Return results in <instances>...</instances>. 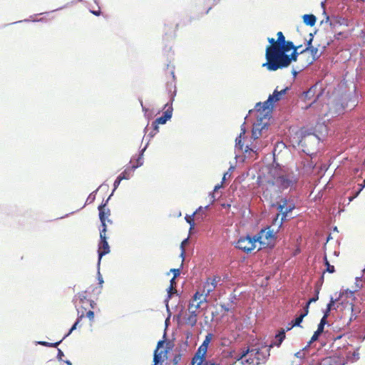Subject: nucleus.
<instances>
[{
    "mask_svg": "<svg viewBox=\"0 0 365 365\" xmlns=\"http://www.w3.org/2000/svg\"><path fill=\"white\" fill-rule=\"evenodd\" d=\"M264 128L260 123L255 124L252 131V137L254 139H258L262 135V130Z\"/></svg>",
    "mask_w": 365,
    "mask_h": 365,
    "instance_id": "obj_20",
    "label": "nucleus"
},
{
    "mask_svg": "<svg viewBox=\"0 0 365 365\" xmlns=\"http://www.w3.org/2000/svg\"><path fill=\"white\" fill-rule=\"evenodd\" d=\"M335 301L333 297H331V299H330V302H329V304H327V309H326V311L324 312V313L326 314H328L329 315V312L331 310L333 306L335 304Z\"/></svg>",
    "mask_w": 365,
    "mask_h": 365,
    "instance_id": "obj_34",
    "label": "nucleus"
},
{
    "mask_svg": "<svg viewBox=\"0 0 365 365\" xmlns=\"http://www.w3.org/2000/svg\"><path fill=\"white\" fill-rule=\"evenodd\" d=\"M245 134V131H243L240 135L236 138V146L240 149L242 150L243 148V144L242 143V135Z\"/></svg>",
    "mask_w": 365,
    "mask_h": 365,
    "instance_id": "obj_32",
    "label": "nucleus"
},
{
    "mask_svg": "<svg viewBox=\"0 0 365 365\" xmlns=\"http://www.w3.org/2000/svg\"><path fill=\"white\" fill-rule=\"evenodd\" d=\"M255 240H257L261 246L259 250L272 247L274 244L275 235L270 227H267L261 230V231L255 235Z\"/></svg>",
    "mask_w": 365,
    "mask_h": 365,
    "instance_id": "obj_3",
    "label": "nucleus"
},
{
    "mask_svg": "<svg viewBox=\"0 0 365 365\" xmlns=\"http://www.w3.org/2000/svg\"><path fill=\"white\" fill-rule=\"evenodd\" d=\"M304 318V314H299L296 319L292 320L290 323V327H287L286 331L291 330L294 327H299Z\"/></svg>",
    "mask_w": 365,
    "mask_h": 365,
    "instance_id": "obj_22",
    "label": "nucleus"
},
{
    "mask_svg": "<svg viewBox=\"0 0 365 365\" xmlns=\"http://www.w3.org/2000/svg\"><path fill=\"white\" fill-rule=\"evenodd\" d=\"M206 302V297L202 295L200 292H196L190 300L188 306L194 307L197 311L201 305Z\"/></svg>",
    "mask_w": 365,
    "mask_h": 365,
    "instance_id": "obj_14",
    "label": "nucleus"
},
{
    "mask_svg": "<svg viewBox=\"0 0 365 365\" xmlns=\"http://www.w3.org/2000/svg\"><path fill=\"white\" fill-rule=\"evenodd\" d=\"M257 240L255 236L253 237L247 235L246 237H240L236 242V247L242 250L246 253H250L256 248Z\"/></svg>",
    "mask_w": 365,
    "mask_h": 365,
    "instance_id": "obj_7",
    "label": "nucleus"
},
{
    "mask_svg": "<svg viewBox=\"0 0 365 365\" xmlns=\"http://www.w3.org/2000/svg\"><path fill=\"white\" fill-rule=\"evenodd\" d=\"M170 272L173 273V274H174L173 277L174 278H176L180 274V269H171Z\"/></svg>",
    "mask_w": 365,
    "mask_h": 365,
    "instance_id": "obj_39",
    "label": "nucleus"
},
{
    "mask_svg": "<svg viewBox=\"0 0 365 365\" xmlns=\"http://www.w3.org/2000/svg\"><path fill=\"white\" fill-rule=\"evenodd\" d=\"M166 74H168L167 76V85L168 86H174L175 87V76L174 75V71L171 68H169L168 67L166 69L165 71Z\"/></svg>",
    "mask_w": 365,
    "mask_h": 365,
    "instance_id": "obj_19",
    "label": "nucleus"
},
{
    "mask_svg": "<svg viewBox=\"0 0 365 365\" xmlns=\"http://www.w3.org/2000/svg\"><path fill=\"white\" fill-rule=\"evenodd\" d=\"M68 336V335L66 334L64 337H63V339H61V340H59L58 341L55 342V343H49L47 341H39L38 344L41 345L45 346H48V347H57L61 343V341Z\"/></svg>",
    "mask_w": 365,
    "mask_h": 365,
    "instance_id": "obj_24",
    "label": "nucleus"
},
{
    "mask_svg": "<svg viewBox=\"0 0 365 365\" xmlns=\"http://www.w3.org/2000/svg\"><path fill=\"white\" fill-rule=\"evenodd\" d=\"M66 363L67 365H71V363L70 361H66Z\"/></svg>",
    "mask_w": 365,
    "mask_h": 365,
    "instance_id": "obj_52",
    "label": "nucleus"
},
{
    "mask_svg": "<svg viewBox=\"0 0 365 365\" xmlns=\"http://www.w3.org/2000/svg\"><path fill=\"white\" fill-rule=\"evenodd\" d=\"M225 175H226V174H225V175H224V176H223V180H225Z\"/></svg>",
    "mask_w": 365,
    "mask_h": 365,
    "instance_id": "obj_57",
    "label": "nucleus"
},
{
    "mask_svg": "<svg viewBox=\"0 0 365 365\" xmlns=\"http://www.w3.org/2000/svg\"><path fill=\"white\" fill-rule=\"evenodd\" d=\"M329 317L328 314L324 313L323 317L321 319V321L319 323H322L323 325H325L327 324V319Z\"/></svg>",
    "mask_w": 365,
    "mask_h": 365,
    "instance_id": "obj_40",
    "label": "nucleus"
},
{
    "mask_svg": "<svg viewBox=\"0 0 365 365\" xmlns=\"http://www.w3.org/2000/svg\"><path fill=\"white\" fill-rule=\"evenodd\" d=\"M248 350L245 360L242 361V365H259L265 360V355L259 349Z\"/></svg>",
    "mask_w": 365,
    "mask_h": 365,
    "instance_id": "obj_5",
    "label": "nucleus"
},
{
    "mask_svg": "<svg viewBox=\"0 0 365 365\" xmlns=\"http://www.w3.org/2000/svg\"><path fill=\"white\" fill-rule=\"evenodd\" d=\"M177 27H178V25L176 24V25L175 26V27L173 28V33H174V34H175V31H176Z\"/></svg>",
    "mask_w": 365,
    "mask_h": 365,
    "instance_id": "obj_50",
    "label": "nucleus"
},
{
    "mask_svg": "<svg viewBox=\"0 0 365 365\" xmlns=\"http://www.w3.org/2000/svg\"><path fill=\"white\" fill-rule=\"evenodd\" d=\"M220 187H221V185H216V186L215 187V190H217V189H219Z\"/></svg>",
    "mask_w": 365,
    "mask_h": 365,
    "instance_id": "obj_51",
    "label": "nucleus"
},
{
    "mask_svg": "<svg viewBox=\"0 0 365 365\" xmlns=\"http://www.w3.org/2000/svg\"><path fill=\"white\" fill-rule=\"evenodd\" d=\"M195 215H187L185 217V220L186 222L190 225V230L194 228V226H195V223H194V219H193V216Z\"/></svg>",
    "mask_w": 365,
    "mask_h": 365,
    "instance_id": "obj_33",
    "label": "nucleus"
},
{
    "mask_svg": "<svg viewBox=\"0 0 365 365\" xmlns=\"http://www.w3.org/2000/svg\"><path fill=\"white\" fill-rule=\"evenodd\" d=\"M277 210L282 213V218L279 222V227H280L284 220H287V215L294 209V205L291 202H288L287 199L283 198L277 203Z\"/></svg>",
    "mask_w": 365,
    "mask_h": 365,
    "instance_id": "obj_9",
    "label": "nucleus"
},
{
    "mask_svg": "<svg viewBox=\"0 0 365 365\" xmlns=\"http://www.w3.org/2000/svg\"><path fill=\"white\" fill-rule=\"evenodd\" d=\"M356 1H361V2H364L365 0H356Z\"/></svg>",
    "mask_w": 365,
    "mask_h": 365,
    "instance_id": "obj_55",
    "label": "nucleus"
},
{
    "mask_svg": "<svg viewBox=\"0 0 365 365\" xmlns=\"http://www.w3.org/2000/svg\"><path fill=\"white\" fill-rule=\"evenodd\" d=\"M170 287H169V292L171 293L172 291L174 289V285L175 284V278L173 277L171 279H170Z\"/></svg>",
    "mask_w": 365,
    "mask_h": 365,
    "instance_id": "obj_37",
    "label": "nucleus"
},
{
    "mask_svg": "<svg viewBox=\"0 0 365 365\" xmlns=\"http://www.w3.org/2000/svg\"><path fill=\"white\" fill-rule=\"evenodd\" d=\"M187 310L188 314L185 317V323L192 327L197 324L199 312L192 306H188Z\"/></svg>",
    "mask_w": 365,
    "mask_h": 365,
    "instance_id": "obj_12",
    "label": "nucleus"
},
{
    "mask_svg": "<svg viewBox=\"0 0 365 365\" xmlns=\"http://www.w3.org/2000/svg\"><path fill=\"white\" fill-rule=\"evenodd\" d=\"M64 356L63 352L61 349H58L57 358L58 360H62L63 356Z\"/></svg>",
    "mask_w": 365,
    "mask_h": 365,
    "instance_id": "obj_46",
    "label": "nucleus"
},
{
    "mask_svg": "<svg viewBox=\"0 0 365 365\" xmlns=\"http://www.w3.org/2000/svg\"><path fill=\"white\" fill-rule=\"evenodd\" d=\"M309 304H308V302H307L306 305L304 306V310L303 312L301 313V314H304V317L308 314L309 313Z\"/></svg>",
    "mask_w": 365,
    "mask_h": 365,
    "instance_id": "obj_38",
    "label": "nucleus"
},
{
    "mask_svg": "<svg viewBox=\"0 0 365 365\" xmlns=\"http://www.w3.org/2000/svg\"><path fill=\"white\" fill-rule=\"evenodd\" d=\"M299 354H300V352H297V353L296 354V356H297V357H299Z\"/></svg>",
    "mask_w": 365,
    "mask_h": 365,
    "instance_id": "obj_54",
    "label": "nucleus"
},
{
    "mask_svg": "<svg viewBox=\"0 0 365 365\" xmlns=\"http://www.w3.org/2000/svg\"><path fill=\"white\" fill-rule=\"evenodd\" d=\"M78 298L81 304V308L83 309L86 311L88 306H90L91 309H93L95 303L93 301L87 299L86 292L78 293Z\"/></svg>",
    "mask_w": 365,
    "mask_h": 365,
    "instance_id": "obj_17",
    "label": "nucleus"
},
{
    "mask_svg": "<svg viewBox=\"0 0 365 365\" xmlns=\"http://www.w3.org/2000/svg\"><path fill=\"white\" fill-rule=\"evenodd\" d=\"M166 110L163 112V115L159 118H157L153 124L155 125V129L158 128V125L159 124H165L169 119L171 118L173 114V108L171 106H168V104L165 105Z\"/></svg>",
    "mask_w": 365,
    "mask_h": 365,
    "instance_id": "obj_13",
    "label": "nucleus"
},
{
    "mask_svg": "<svg viewBox=\"0 0 365 365\" xmlns=\"http://www.w3.org/2000/svg\"><path fill=\"white\" fill-rule=\"evenodd\" d=\"M143 165V153H140L136 159V164L132 165V168L135 169Z\"/></svg>",
    "mask_w": 365,
    "mask_h": 365,
    "instance_id": "obj_30",
    "label": "nucleus"
},
{
    "mask_svg": "<svg viewBox=\"0 0 365 365\" xmlns=\"http://www.w3.org/2000/svg\"><path fill=\"white\" fill-rule=\"evenodd\" d=\"M279 216V214H277L276 218L274 220V223H275V222H277L278 221V217Z\"/></svg>",
    "mask_w": 365,
    "mask_h": 365,
    "instance_id": "obj_49",
    "label": "nucleus"
},
{
    "mask_svg": "<svg viewBox=\"0 0 365 365\" xmlns=\"http://www.w3.org/2000/svg\"><path fill=\"white\" fill-rule=\"evenodd\" d=\"M351 315L350 317L349 321H352L353 319H356L357 317V314L360 312V309L356 310L354 308V306L353 304H351Z\"/></svg>",
    "mask_w": 365,
    "mask_h": 365,
    "instance_id": "obj_29",
    "label": "nucleus"
},
{
    "mask_svg": "<svg viewBox=\"0 0 365 365\" xmlns=\"http://www.w3.org/2000/svg\"><path fill=\"white\" fill-rule=\"evenodd\" d=\"M310 38L309 40L307 41V46L306 47H314V46H312V41H313V36L312 34H310Z\"/></svg>",
    "mask_w": 365,
    "mask_h": 365,
    "instance_id": "obj_44",
    "label": "nucleus"
},
{
    "mask_svg": "<svg viewBox=\"0 0 365 365\" xmlns=\"http://www.w3.org/2000/svg\"><path fill=\"white\" fill-rule=\"evenodd\" d=\"M88 317L91 321H93V319H94V312L92 311V310H88V312H86V314H84V312L82 311L81 314L80 316H78L76 322L74 323V324L72 326V327L71 328V329L69 330L68 333L67 334V335H69L73 330H75L77 327L78 326L80 322L82 320V319L83 317Z\"/></svg>",
    "mask_w": 365,
    "mask_h": 365,
    "instance_id": "obj_18",
    "label": "nucleus"
},
{
    "mask_svg": "<svg viewBox=\"0 0 365 365\" xmlns=\"http://www.w3.org/2000/svg\"><path fill=\"white\" fill-rule=\"evenodd\" d=\"M222 308L225 311V312H228L229 311V309L227 307H226L225 305H222Z\"/></svg>",
    "mask_w": 365,
    "mask_h": 365,
    "instance_id": "obj_48",
    "label": "nucleus"
},
{
    "mask_svg": "<svg viewBox=\"0 0 365 365\" xmlns=\"http://www.w3.org/2000/svg\"><path fill=\"white\" fill-rule=\"evenodd\" d=\"M302 18L304 23L308 26H313L316 24L317 19L313 14H304Z\"/></svg>",
    "mask_w": 365,
    "mask_h": 365,
    "instance_id": "obj_21",
    "label": "nucleus"
},
{
    "mask_svg": "<svg viewBox=\"0 0 365 365\" xmlns=\"http://www.w3.org/2000/svg\"><path fill=\"white\" fill-rule=\"evenodd\" d=\"M326 46V45H324L320 48V45H318L317 46L306 47L304 49H302L301 53H304V55L307 53L310 54V56L307 60V65H310L317 60L325 50Z\"/></svg>",
    "mask_w": 365,
    "mask_h": 365,
    "instance_id": "obj_8",
    "label": "nucleus"
},
{
    "mask_svg": "<svg viewBox=\"0 0 365 365\" xmlns=\"http://www.w3.org/2000/svg\"><path fill=\"white\" fill-rule=\"evenodd\" d=\"M324 264L327 267L325 272H327L329 273H334L335 272L334 267V265L330 264L326 255L324 257Z\"/></svg>",
    "mask_w": 365,
    "mask_h": 365,
    "instance_id": "obj_25",
    "label": "nucleus"
},
{
    "mask_svg": "<svg viewBox=\"0 0 365 365\" xmlns=\"http://www.w3.org/2000/svg\"><path fill=\"white\" fill-rule=\"evenodd\" d=\"M364 183L365 184V179H364Z\"/></svg>",
    "mask_w": 365,
    "mask_h": 365,
    "instance_id": "obj_58",
    "label": "nucleus"
},
{
    "mask_svg": "<svg viewBox=\"0 0 365 365\" xmlns=\"http://www.w3.org/2000/svg\"><path fill=\"white\" fill-rule=\"evenodd\" d=\"M208 206H206L204 209L202 207H200L194 213L193 215H196V218L198 219L200 217L201 220L203 219L205 212V210L207 208Z\"/></svg>",
    "mask_w": 365,
    "mask_h": 365,
    "instance_id": "obj_27",
    "label": "nucleus"
},
{
    "mask_svg": "<svg viewBox=\"0 0 365 365\" xmlns=\"http://www.w3.org/2000/svg\"><path fill=\"white\" fill-rule=\"evenodd\" d=\"M277 38H268L269 45L266 48L267 62L262 66L269 71H277L286 68L292 61H297L299 55H304L298 50L302 45L294 46L292 41H287L282 31L277 34Z\"/></svg>",
    "mask_w": 365,
    "mask_h": 365,
    "instance_id": "obj_1",
    "label": "nucleus"
},
{
    "mask_svg": "<svg viewBox=\"0 0 365 365\" xmlns=\"http://www.w3.org/2000/svg\"><path fill=\"white\" fill-rule=\"evenodd\" d=\"M212 335L210 334L205 336L202 344L199 346L194 356L192 359V365H200L203 362L207 361L206 355L207 352L208 345L210 342Z\"/></svg>",
    "mask_w": 365,
    "mask_h": 365,
    "instance_id": "obj_4",
    "label": "nucleus"
},
{
    "mask_svg": "<svg viewBox=\"0 0 365 365\" xmlns=\"http://www.w3.org/2000/svg\"><path fill=\"white\" fill-rule=\"evenodd\" d=\"M319 289H317V290H316V294H315V296H314V297H312V298H311V299H309V301L307 302H308V304H311V303H312V302H315L316 301H317V300H318V299H319Z\"/></svg>",
    "mask_w": 365,
    "mask_h": 365,
    "instance_id": "obj_35",
    "label": "nucleus"
},
{
    "mask_svg": "<svg viewBox=\"0 0 365 365\" xmlns=\"http://www.w3.org/2000/svg\"><path fill=\"white\" fill-rule=\"evenodd\" d=\"M211 9V7H209L208 10L207 11L206 13H207L209 11V10Z\"/></svg>",
    "mask_w": 365,
    "mask_h": 365,
    "instance_id": "obj_56",
    "label": "nucleus"
},
{
    "mask_svg": "<svg viewBox=\"0 0 365 365\" xmlns=\"http://www.w3.org/2000/svg\"><path fill=\"white\" fill-rule=\"evenodd\" d=\"M135 169L132 168V166L130 168L125 169L123 173H121L118 176L122 178L123 180H128L130 178L132 172Z\"/></svg>",
    "mask_w": 365,
    "mask_h": 365,
    "instance_id": "obj_23",
    "label": "nucleus"
},
{
    "mask_svg": "<svg viewBox=\"0 0 365 365\" xmlns=\"http://www.w3.org/2000/svg\"><path fill=\"white\" fill-rule=\"evenodd\" d=\"M100 242L98 245V262L101 261L102 257L110 252V247L107 242L106 237V229L105 227L102 228L100 231Z\"/></svg>",
    "mask_w": 365,
    "mask_h": 365,
    "instance_id": "obj_10",
    "label": "nucleus"
},
{
    "mask_svg": "<svg viewBox=\"0 0 365 365\" xmlns=\"http://www.w3.org/2000/svg\"><path fill=\"white\" fill-rule=\"evenodd\" d=\"M158 351H163V354H162V360H161V362L163 361L165 359H168V356H167V354H168V350H161L160 351L158 349Z\"/></svg>",
    "mask_w": 365,
    "mask_h": 365,
    "instance_id": "obj_41",
    "label": "nucleus"
},
{
    "mask_svg": "<svg viewBox=\"0 0 365 365\" xmlns=\"http://www.w3.org/2000/svg\"><path fill=\"white\" fill-rule=\"evenodd\" d=\"M92 13H93L94 15H96V16H99V15H100L101 11H100V10H98V11H92Z\"/></svg>",
    "mask_w": 365,
    "mask_h": 365,
    "instance_id": "obj_47",
    "label": "nucleus"
},
{
    "mask_svg": "<svg viewBox=\"0 0 365 365\" xmlns=\"http://www.w3.org/2000/svg\"><path fill=\"white\" fill-rule=\"evenodd\" d=\"M269 174L267 180L262 182V195L266 200L272 201L284 190L294 187L298 181L297 176L293 172H282L272 168Z\"/></svg>",
    "mask_w": 365,
    "mask_h": 365,
    "instance_id": "obj_2",
    "label": "nucleus"
},
{
    "mask_svg": "<svg viewBox=\"0 0 365 365\" xmlns=\"http://www.w3.org/2000/svg\"><path fill=\"white\" fill-rule=\"evenodd\" d=\"M220 279V277L218 276L207 278L206 282L204 283L202 291L200 294L205 296L207 299L209 294L215 289Z\"/></svg>",
    "mask_w": 365,
    "mask_h": 365,
    "instance_id": "obj_11",
    "label": "nucleus"
},
{
    "mask_svg": "<svg viewBox=\"0 0 365 365\" xmlns=\"http://www.w3.org/2000/svg\"><path fill=\"white\" fill-rule=\"evenodd\" d=\"M121 180H123L122 178H120L119 176L116 178V180L114 182V187L115 189L120 185Z\"/></svg>",
    "mask_w": 365,
    "mask_h": 365,
    "instance_id": "obj_42",
    "label": "nucleus"
},
{
    "mask_svg": "<svg viewBox=\"0 0 365 365\" xmlns=\"http://www.w3.org/2000/svg\"><path fill=\"white\" fill-rule=\"evenodd\" d=\"M106 203L102 204L98 207L99 210V218L101 222V225L103 228L105 227L106 229V221L108 222L111 223L112 222L108 219V217L110 215V210L108 208H106Z\"/></svg>",
    "mask_w": 365,
    "mask_h": 365,
    "instance_id": "obj_15",
    "label": "nucleus"
},
{
    "mask_svg": "<svg viewBox=\"0 0 365 365\" xmlns=\"http://www.w3.org/2000/svg\"><path fill=\"white\" fill-rule=\"evenodd\" d=\"M285 338V330L282 329L278 334L276 335V339L277 340V343H274V344L277 346H279L282 344V341Z\"/></svg>",
    "mask_w": 365,
    "mask_h": 365,
    "instance_id": "obj_26",
    "label": "nucleus"
},
{
    "mask_svg": "<svg viewBox=\"0 0 365 365\" xmlns=\"http://www.w3.org/2000/svg\"><path fill=\"white\" fill-rule=\"evenodd\" d=\"M324 325L322 323H319L317 329V331L322 334L324 331Z\"/></svg>",
    "mask_w": 365,
    "mask_h": 365,
    "instance_id": "obj_43",
    "label": "nucleus"
},
{
    "mask_svg": "<svg viewBox=\"0 0 365 365\" xmlns=\"http://www.w3.org/2000/svg\"><path fill=\"white\" fill-rule=\"evenodd\" d=\"M314 93L312 88H310L309 91L304 93V97L306 98H309L311 95Z\"/></svg>",
    "mask_w": 365,
    "mask_h": 365,
    "instance_id": "obj_45",
    "label": "nucleus"
},
{
    "mask_svg": "<svg viewBox=\"0 0 365 365\" xmlns=\"http://www.w3.org/2000/svg\"><path fill=\"white\" fill-rule=\"evenodd\" d=\"M361 185V188H360V190H359V192H360L361 190H362L363 187H364V185Z\"/></svg>",
    "mask_w": 365,
    "mask_h": 365,
    "instance_id": "obj_53",
    "label": "nucleus"
},
{
    "mask_svg": "<svg viewBox=\"0 0 365 365\" xmlns=\"http://www.w3.org/2000/svg\"><path fill=\"white\" fill-rule=\"evenodd\" d=\"M288 88H286L284 89H282L281 91H277V89H275L273 94L270 95L268 98V99L264 101L262 104L261 103H259L257 104V108L259 110L262 109L263 110H269L272 107L274 103L279 101L284 95H285Z\"/></svg>",
    "mask_w": 365,
    "mask_h": 365,
    "instance_id": "obj_6",
    "label": "nucleus"
},
{
    "mask_svg": "<svg viewBox=\"0 0 365 365\" xmlns=\"http://www.w3.org/2000/svg\"><path fill=\"white\" fill-rule=\"evenodd\" d=\"M248 350L245 349V350H243L242 351V353L239 354H237L235 356V359L236 361H242V360H245V358H246V355L248 354Z\"/></svg>",
    "mask_w": 365,
    "mask_h": 365,
    "instance_id": "obj_28",
    "label": "nucleus"
},
{
    "mask_svg": "<svg viewBox=\"0 0 365 365\" xmlns=\"http://www.w3.org/2000/svg\"><path fill=\"white\" fill-rule=\"evenodd\" d=\"M319 143V138L317 135L313 133H308L302 137L299 143L304 148H308L309 143Z\"/></svg>",
    "mask_w": 365,
    "mask_h": 365,
    "instance_id": "obj_16",
    "label": "nucleus"
},
{
    "mask_svg": "<svg viewBox=\"0 0 365 365\" xmlns=\"http://www.w3.org/2000/svg\"><path fill=\"white\" fill-rule=\"evenodd\" d=\"M320 334H320V333H319V332H317V331H314V334L312 335V338H311V340H310V341H309V344H310V343H312V342H314V341H317V340L318 339V338H319V335H320Z\"/></svg>",
    "mask_w": 365,
    "mask_h": 365,
    "instance_id": "obj_36",
    "label": "nucleus"
},
{
    "mask_svg": "<svg viewBox=\"0 0 365 365\" xmlns=\"http://www.w3.org/2000/svg\"><path fill=\"white\" fill-rule=\"evenodd\" d=\"M187 240H188V239H185V240H184L181 242V245H180V249H181L180 257H182V262L184 261V259H185V244L187 242Z\"/></svg>",
    "mask_w": 365,
    "mask_h": 365,
    "instance_id": "obj_31",
    "label": "nucleus"
}]
</instances>
